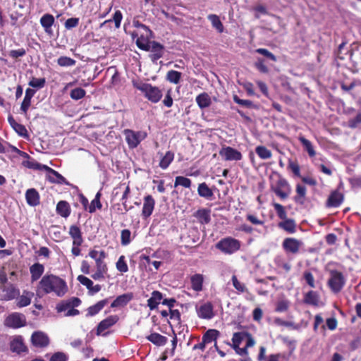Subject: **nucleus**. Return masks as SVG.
<instances>
[{
    "instance_id": "1",
    "label": "nucleus",
    "mask_w": 361,
    "mask_h": 361,
    "mask_svg": "<svg viewBox=\"0 0 361 361\" xmlns=\"http://www.w3.org/2000/svg\"><path fill=\"white\" fill-rule=\"evenodd\" d=\"M68 290V286L63 279L54 274H47L38 283L37 295L42 296L53 293L58 297H63Z\"/></svg>"
},
{
    "instance_id": "2",
    "label": "nucleus",
    "mask_w": 361,
    "mask_h": 361,
    "mask_svg": "<svg viewBox=\"0 0 361 361\" xmlns=\"http://www.w3.org/2000/svg\"><path fill=\"white\" fill-rule=\"evenodd\" d=\"M133 84L136 89L142 92L144 96L152 103L159 102L163 96L162 91L159 87L152 86L151 84L135 81H133Z\"/></svg>"
},
{
    "instance_id": "3",
    "label": "nucleus",
    "mask_w": 361,
    "mask_h": 361,
    "mask_svg": "<svg viewBox=\"0 0 361 361\" xmlns=\"http://www.w3.org/2000/svg\"><path fill=\"white\" fill-rule=\"evenodd\" d=\"M81 301L79 298L73 297L59 302L56 306V310L58 313L63 312L64 317H74L80 314L79 310L75 307H78Z\"/></svg>"
},
{
    "instance_id": "4",
    "label": "nucleus",
    "mask_w": 361,
    "mask_h": 361,
    "mask_svg": "<svg viewBox=\"0 0 361 361\" xmlns=\"http://www.w3.org/2000/svg\"><path fill=\"white\" fill-rule=\"evenodd\" d=\"M216 247L225 255H232L241 247V242L232 237H226L220 240Z\"/></svg>"
},
{
    "instance_id": "5",
    "label": "nucleus",
    "mask_w": 361,
    "mask_h": 361,
    "mask_svg": "<svg viewBox=\"0 0 361 361\" xmlns=\"http://www.w3.org/2000/svg\"><path fill=\"white\" fill-rule=\"evenodd\" d=\"M123 134L128 147L132 149L137 147L147 137V133L144 131H134L130 129L124 130Z\"/></svg>"
},
{
    "instance_id": "6",
    "label": "nucleus",
    "mask_w": 361,
    "mask_h": 361,
    "mask_svg": "<svg viewBox=\"0 0 361 361\" xmlns=\"http://www.w3.org/2000/svg\"><path fill=\"white\" fill-rule=\"evenodd\" d=\"M345 283V279L343 274L336 270L330 271V278L328 285L334 293H338L341 290Z\"/></svg>"
},
{
    "instance_id": "7",
    "label": "nucleus",
    "mask_w": 361,
    "mask_h": 361,
    "mask_svg": "<svg viewBox=\"0 0 361 361\" xmlns=\"http://www.w3.org/2000/svg\"><path fill=\"white\" fill-rule=\"evenodd\" d=\"M304 243L301 240L295 238H286L282 243L283 250L288 254H298L303 247Z\"/></svg>"
},
{
    "instance_id": "8",
    "label": "nucleus",
    "mask_w": 361,
    "mask_h": 361,
    "mask_svg": "<svg viewBox=\"0 0 361 361\" xmlns=\"http://www.w3.org/2000/svg\"><path fill=\"white\" fill-rule=\"evenodd\" d=\"M4 324L13 329H18L25 326L26 325L25 316L21 313L13 312L6 318Z\"/></svg>"
},
{
    "instance_id": "9",
    "label": "nucleus",
    "mask_w": 361,
    "mask_h": 361,
    "mask_svg": "<svg viewBox=\"0 0 361 361\" xmlns=\"http://www.w3.org/2000/svg\"><path fill=\"white\" fill-rule=\"evenodd\" d=\"M273 190L277 196L285 200L291 193V187L288 181L281 177L279 179L277 185L273 188Z\"/></svg>"
},
{
    "instance_id": "10",
    "label": "nucleus",
    "mask_w": 361,
    "mask_h": 361,
    "mask_svg": "<svg viewBox=\"0 0 361 361\" xmlns=\"http://www.w3.org/2000/svg\"><path fill=\"white\" fill-rule=\"evenodd\" d=\"M219 155L225 161H239L242 159V154L231 147H224L219 151Z\"/></svg>"
},
{
    "instance_id": "11",
    "label": "nucleus",
    "mask_w": 361,
    "mask_h": 361,
    "mask_svg": "<svg viewBox=\"0 0 361 361\" xmlns=\"http://www.w3.org/2000/svg\"><path fill=\"white\" fill-rule=\"evenodd\" d=\"M144 35H134L133 39H136L137 46L142 50L148 51L150 49L149 39L152 37V31H146Z\"/></svg>"
},
{
    "instance_id": "12",
    "label": "nucleus",
    "mask_w": 361,
    "mask_h": 361,
    "mask_svg": "<svg viewBox=\"0 0 361 361\" xmlns=\"http://www.w3.org/2000/svg\"><path fill=\"white\" fill-rule=\"evenodd\" d=\"M143 200L144 202L142 209V215L144 218H148L152 215L154 211L155 200L150 195H146Z\"/></svg>"
},
{
    "instance_id": "13",
    "label": "nucleus",
    "mask_w": 361,
    "mask_h": 361,
    "mask_svg": "<svg viewBox=\"0 0 361 361\" xmlns=\"http://www.w3.org/2000/svg\"><path fill=\"white\" fill-rule=\"evenodd\" d=\"M118 321L117 315H111L101 321L97 326V335H102L103 332L114 326Z\"/></svg>"
},
{
    "instance_id": "14",
    "label": "nucleus",
    "mask_w": 361,
    "mask_h": 361,
    "mask_svg": "<svg viewBox=\"0 0 361 361\" xmlns=\"http://www.w3.org/2000/svg\"><path fill=\"white\" fill-rule=\"evenodd\" d=\"M197 313L199 317L206 319L214 317L213 306L210 302H205L197 307Z\"/></svg>"
},
{
    "instance_id": "15",
    "label": "nucleus",
    "mask_w": 361,
    "mask_h": 361,
    "mask_svg": "<svg viewBox=\"0 0 361 361\" xmlns=\"http://www.w3.org/2000/svg\"><path fill=\"white\" fill-rule=\"evenodd\" d=\"M32 343L37 347H45L48 345L49 339L47 335L42 331H35L31 337Z\"/></svg>"
},
{
    "instance_id": "16",
    "label": "nucleus",
    "mask_w": 361,
    "mask_h": 361,
    "mask_svg": "<svg viewBox=\"0 0 361 361\" xmlns=\"http://www.w3.org/2000/svg\"><path fill=\"white\" fill-rule=\"evenodd\" d=\"M11 350L13 353H20L26 350V346L24 344L23 337L16 336L13 338L10 343Z\"/></svg>"
},
{
    "instance_id": "17",
    "label": "nucleus",
    "mask_w": 361,
    "mask_h": 361,
    "mask_svg": "<svg viewBox=\"0 0 361 361\" xmlns=\"http://www.w3.org/2000/svg\"><path fill=\"white\" fill-rule=\"evenodd\" d=\"M47 179L54 183L68 185L66 178L56 171L50 168L47 174Z\"/></svg>"
},
{
    "instance_id": "18",
    "label": "nucleus",
    "mask_w": 361,
    "mask_h": 361,
    "mask_svg": "<svg viewBox=\"0 0 361 361\" xmlns=\"http://www.w3.org/2000/svg\"><path fill=\"white\" fill-rule=\"evenodd\" d=\"M343 201V195L338 191H334L329 195L326 206L329 207H338Z\"/></svg>"
},
{
    "instance_id": "19",
    "label": "nucleus",
    "mask_w": 361,
    "mask_h": 361,
    "mask_svg": "<svg viewBox=\"0 0 361 361\" xmlns=\"http://www.w3.org/2000/svg\"><path fill=\"white\" fill-rule=\"evenodd\" d=\"M279 227L286 232L293 234L296 232L297 224L294 219L286 217L279 223Z\"/></svg>"
},
{
    "instance_id": "20",
    "label": "nucleus",
    "mask_w": 361,
    "mask_h": 361,
    "mask_svg": "<svg viewBox=\"0 0 361 361\" xmlns=\"http://www.w3.org/2000/svg\"><path fill=\"white\" fill-rule=\"evenodd\" d=\"M54 23V18L52 15L47 13L40 18V24L44 28L46 33L52 34L51 27Z\"/></svg>"
},
{
    "instance_id": "21",
    "label": "nucleus",
    "mask_w": 361,
    "mask_h": 361,
    "mask_svg": "<svg viewBox=\"0 0 361 361\" xmlns=\"http://www.w3.org/2000/svg\"><path fill=\"white\" fill-rule=\"evenodd\" d=\"M204 276L201 274H195L190 276L191 288L196 292H200L203 289Z\"/></svg>"
},
{
    "instance_id": "22",
    "label": "nucleus",
    "mask_w": 361,
    "mask_h": 361,
    "mask_svg": "<svg viewBox=\"0 0 361 361\" xmlns=\"http://www.w3.org/2000/svg\"><path fill=\"white\" fill-rule=\"evenodd\" d=\"M133 298L131 293H125L118 296L111 304V307H122L126 306Z\"/></svg>"
},
{
    "instance_id": "23",
    "label": "nucleus",
    "mask_w": 361,
    "mask_h": 361,
    "mask_svg": "<svg viewBox=\"0 0 361 361\" xmlns=\"http://www.w3.org/2000/svg\"><path fill=\"white\" fill-rule=\"evenodd\" d=\"M25 198L27 203L30 206H36L39 204V195L34 188L28 189L26 191Z\"/></svg>"
},
{
    "instance_id": "24",
    "label": "nucleus",
    "mask_w": 361,
    "mask_h": 361,
    "mask_svg": "<svg viewBox=\"0 0 361 361\" xmlns=\"http://www.w3.org/2000/svg\"><path fill=\"white\" fill-rule=\"evenodd\" d=\"M195 101L201 109H206L212 104V98L207 92L198 94L195 98Z\"/></svg>"
},
{
    "instance_id": "25",
    "label": "nucleus",
    "mask_w": 361,
    "mask_h": 361,
    "mask_svg": "<svg viewBox=\"0 0 361 361\" xmlns=\"http://www.w3.org/2000/svg\"><path fill=\"white\" fill-rule=\"evenodd\" d=\"M163 298L162 293L158 290L152 293L151 297L147 300V306L150 310H154L161 303Z\"/></svg>"
},
{
    "instance_id": "26",
    "label": "nucleus",
    "mask_w": 361,
    "mask_h": 361,
    "mask_svg": "<svg viewBox=\"0 0 361 361\" xmlns=\"http://www.w3.org/2000/svg\"><path fill=\"white\" fill-rule=\"evenodd\" d=\"M69 235L73 238V245H81L82 243V238L80 229L77 226H71L69 229Z\"/></svg>"
},
{
    "instance_id": "27",
    "label": "nucleus",
    "mask_w": 361,
    "mask_h": 361,
    "mask_svg": "<svg viewBox=\"0 0 361 361\" xmlns=\"http://www.w3.org/2000/svg\"><path fill=\"white\" fill-rule=\"evenodd\" d=\"M30 271L32 281H35L38 280L44 273V267L39 263H35L30 267Z\"/></svg>"
},
{
    "instance_id": "28",
    "label": "nucleus",
    "mask_w": 361,
    "mask_h": 361,
    "mask_svg": "<svg viewBox=\"0 0 361 361\" xmlns=\"http://www.w3.org/2000/svg\"><path fill=\"white\" fill-rule=\"evenodd\" d=\"M198 221L202 224H207L211 220L210 211L206 209L197 210L194 214Z\"/></svg>"
},
{
    "instance_id": "29",
    "label": "nucleus",
    "mask_w": 361,
    "mask_h": 361,
    "mask_svg": "<svg viewBox=\"0 0 361 361\" xmlns=\"http://www.w3.org/2000/svg\"><path fill=\"white\" fill-rule=\"evenodd\" d=\"M147 339L157 346L164 345L167 343V338L158 334L152 333L147 336Z\"/></svg>"
},
{
    "instance_id": "30",
    "label": "nucleus",
    "mask_w": 361,
    "mask_h": 361,
    "mask_svg": "<svg viewBox=\"0 0 361 361\" xmlns=\"http://www.w3.org/2000/svg\"><path fill=\"white\" fill-rule=\"evenodd\" d=\"M297 195L294 197L296 203L302 204L305 202L307 188L305 185L298 184L295 189Z\"/></svg>"
},
{
    "instance_id": "31",
    "label": "nucleus",
    "mask_w": 361,
    "mask_h": 361,
    "mask_svg": "<svg viewBox=\"0 0 361 361\" xmlns=\"http://www.w3.org/2000/svg\"><path fill=\"white\" fill-rule=\"evenodd\" d=\"M56 212L62 217H68L71 214L69 204L66 201H60L56 205Z\"/></svg>"
},
{
    "instance_id": "32",
    "label": "nucleus",
    "mask_w": 361,
    "mask_h": 361,
    "mask_svg": "<svg viewBox=\"0 0 361 361\" xmlns=\"http://www.w3.org/2000/svg\"><path fill=\"white\" fill-rule=\"evenodd\" d=\"M2 291L4 292L2 299L4 300H13L19 294V291L13 286L4 287Z\"/></svg>"
},
{
    "instance_id": "33",
    "label": "nucleus",
    "mask_w": 361,
    "mask_h": 361,
    "mask_svg": "<svg viewBox=\"0 0 361 361\" xmlns=\"http://www.w3.org/2000/svg\"><path fill=\"white\" fill-rule=\"evenodd\" d=\"M34 294L29 291H24L23 294L18 298L17 301V305L19 307H24L28 306Z\"/></svg>"
},
{
    "instance_id": "34",
    "label": "nucleus",
    "mask_w": 361,
    "mask_h": 361,
    "mask_svg": "<svg viewBox=\"0 0 361 361\" xmlns=\"http://www.w3.org/2000/svg\"><path fill=\"white\" fill-rule=\"evenodd\" d=\"M198 195L208 200H211L214 195L212 190L208 187L205 183L199 184L197 188Z\"/></svg>"
},
{
    "instance_id": "35",
    "label": "nucleus",
    "mask_w": 361,
    "mask_h": 361,
    "mask_svg": "<svg viewBox=\"0 0 361 361\" xmlns=\"http://www.w3.org/2000/svg\"><path fill=\"white\" fill-rule=\"evenodd\" d=\"M107 303L106 300H102L88 307L87 316L92 317L99 313Z\"/></svg>"
},
{
    "instance_id": "36",
    "label": "nucleus",
    "mask_w": 361,
    "mask_h": 361,
    "mask_svg": "<svg viewBox=\"0 0 361 361\" xmlns=\"http://www.w3.org/2000/svg\"><path fill=\"white\" fill-rule=\"evenodd\" d=\"M174 159V154L171 151L166 152L160 160L159 166L162 169H166Z\"/></svg>"
},
{
    "instance_id": "37",
    "label": "nucleus",
    "mask_w": 361,
    "mask_h": 361,
    "mask_svg": "<svg viewBox=\"0 0 361 361\" xmlns=\"http://www.w3.org/2000/svg\"><path fill=\"white\" fill-rule=\"evenodd\" d=\"M298 140L302 143L306 151L307 152L310 157H313L315 156L316 152L314 147L310 140L305 138L302 135L298 137Z\"/></svg>"
},
{
    "instance_id": "38",
    "label": "nucleus",
    "mask_w": 361,
    "mask_h": 361,
    "mask_svg": "<svg viewBox=\"0 0 361 361\" xmlns=\"http://www.w3.org/2000/svg\"><path fill=\"white\" fill-rule=\"evenodd\" d=\"M208 19L210 20L212 26L216 29L219 32L221 33L224 32V25L218 16L210 14L208 16Z\"/></svg>"
},
{
    "instance_id": "39",
    "label": "nucleus",
    "mask_w": 361,
    "mask_h": 361,
    "mask_svg": "<svg viewBox=\"0 0 361 361\" xmlns=\"http://www.w3.org/2000/svg\"><path fill=\"white\" fill-rule=\"evenodd\" d=\"M219 335V331L216 329H209L202 336V340L206 343H210L215 341Z\"/></svg>"
},
{
    "instance_id": "40",
    "label": "nucleus",
    "mask_w": 361,
    "mask_h": 361,
    "mask_svg": "<svg viewBox=\"0 0 361 361\" xmlns=\"http://www.w3.org/2000/svg\"><path fill=\"white\" fill-rule=\"evenodd\" d=\"M305 302L314 306L319 304V295L315 291H309L305 296Z\"/></svg>"
},
{
    "instance_id": "41",
    "label": "nucleus",
    "mask_w": 361,
    "mask_h": 361,
    "mask_svg": "<svg viewBox=\"0 0 361 361\" xmlns=\"http://www.w3.org/2000/svg\"><path fill=\"white\" fill-rule=\"evenodd\" d=\"M8 120L10 125L20 135L23 136L26 134V128L23 125L18 123L12 116H9Z\"/></svg>"
},
{
    "instance_id": "42",
    "label": "nucleus",
    "mask_w": 361,
    "mask_h": 361,
    "mask_svg": "<svg viewBox=\"0 0 361 361\" xmlns=\"http://www.w3.org/2000/svg\"><path fill=\"white\" fill-rule=\"evenodd\" d=\"M166 80L173 84L179 83L181 78V73L176 71H169L166 73Z\"/></svg>"
},
{
    "instance_id": "43",
    "label": "nucleus",
    "mask_w": 361,
    "mask_h": 361,
    "mask_svg": "<svg viewBox=\"0 0 361 361\" xmlns=\"http://www.w3.org/2000/svg\"><path fill=\"white\" fill-rule=\"evenodd\" d=\"M246 337H247V333L245 332H236L234 333L232 338L233 347L238 348L240 346L241 342L245 340Z\"/></svg>"
},
{
    "instance_id": "44",
    "label": "nucleus",
    "mask_w": 361,
    "mask_h": 361,
    "mask_svg": "<svg viewBox=\"0 0 361 361\" xmlns=\"http://www.w3.org/2000/svg\"><path fill=\"white\" fill-rule=\"evenodd\" d=\"M152 44V51L154 53L151 55V59L152 61H156L162 56L163 47L157 42H153Z\"/></svg>"
},
{
    "instance_id": "45",
    "label": "nucleus",
    "mask_w": 361,
    "mask_h": 361,
    "mask_svg": "<svg viewBox=\"0 0 361 361\" xmlns=\"http://www.w3.org/2000/svg\"><path fill=\"white\" fill-rule=\"evenodd\" d=\"M257 154L262 159H267L271 157V152L264 146H258L255 149Z\"/></svg>"
},
{
    "instance_id": "46",
    "label": "nucleus",
    "mask_w": 361,
    "mask_h": 361,
    "mask_svg": "<svg viewBox=\"0 0 361 361\" xmlns=\"http://www.w3.org/2000/svg\"><path fill=\"white\" fill-rule=\"evenodd\" d=\"M75 63L74 59L68 56H61L57 60L58 65L62 67L73 66Z\"/></svg>"
},
{
    "instance_id": "47",
    "label": "nucleus",
    "mask_w": 361,
    "mask_h": 361,
    "mask_svg": "<svg viewBox=\"0 0 361 361\" xmlns=\"http://www.w3.org/2000/svg\"><path fill=\"white\" fill-rule=\"evenodd\" d=\"M46 83L45 78H32V79L28 82L29 86L36 88V89H41L44 87Z\"/></svg>"
},
{
    "instance_id": "48",
    "label": "nucleus",
    "mask_w": 361,
    "mask_h": 361,
    "mask_svg": "<svg viewBox=\"0 0 361 361\" xmlns=\"http://www.w3.org/2000/svg\"><path fill=\"white\" fill-rule=\"evenodd\" d=\"M181 185L185 188H189L191 185L190 179L184 176H177L175 179L174 186Z\"/></svg>"
},
{
    "instance_id": "49",
    "label": "nucleus",
    "mask_w": 361,
    "mask_h": 361,
    "mask_svg": "<svg viewBox=\"0 0 361 361\" xmlns=\"http://www.w3.org/2000/svg\"><path fill=\"white\" fill-rule=\"evenodd\" d=\"M116 269L121 273H126L128 271V267L125 261V257L121 255L116 262Z\"/></svg>"
},
{
    "instance_id": "50",
    "label": "nucleus",
    "mask_w": 361,
    "mask_h": 361,
    "mask_svg": "<svg viewBox=\"0 0 361 361\" xmlns=\"http://www.w3.org/2000/svg\"><path fill=\"white\" fill-rule=\"evenodd\" d=\"M85 93L86 92L83 89L78 87L71 90L70 96L73 99L78 100L83 98Z\"/></svg>"
},
{
    "instance_id": "51",
    "label": "nucleus",
    "mask_w": 361,
    "mask_h": 361,
    "mask_svg": "<svg viewBox=\"0 0 361 361\" xmlns=\"http://www.w3.org/2000/svg\"><path fill=\"white\" fill-rule=\"evenodd\" d=\"M130 193V190L128 185H127L125 188V190L123 193L121 200H122V204L123 206L124 210L126 212H128L132 207H128L127 205V200L129 197Z\"/></svg>"
},
{
    "instance_id": "52",
    "label": "nucleus",
    "mask_w": 361,
    "mask_h": 361,
    "mask_svg": "<svg viewBox=\"0 0 361 361\" xmlns=\"http://www.w3.org/2000/svg\"><path fill=\"white\" fill-rule=\"evenodd\" d=\"M131 232L128 229H124L121 231V242L122 245H128L130 240Z\"/></svg>"
},
{
    "instance_id": "53",
    "label": "nucleus",
    "mask_w": 361,
    "mask_h": 361,
    "mask_svg": "<svg viewBox=\"0 0 361 361\" xmlns=\"http://www.w3.org/2000/svg\"><path fill=\"white\" fill-rule=\"evenodd\" d=\"M273 206L274 209L278 215V216L281 219H284L287 217V213L284 207L279 203H274Z\"/></svg>"
},
{
    "instance_id": "54",
    "label": "nucleus",
    "mask_w": 361,
    "mask_h": 361,
    "mask_svg": "<svg viewBox=\"0 0 361 361\" xmlns=\"http://www.w3.org/2000/svg\"><path fill=\"white\" fill-rule=\"evenodd\" d=\"M290 302L287 300H281L277 302L276 311L279 312H286L289 307Z\"/></svg>"
},
{
    "instance_id": "55",
    "label": "nucleus",
    "mask_w": 361,
    "mask_h": 361,
    "mask_svg": "<svg viewBox=\"0 0 361 361\" xmlns=\"http://www.w3.org/2000/svg\"><path fill=\"white\" fill-rule=\"evenodd\" d=\"M232 283H233V286H234V288L238 291V292H241V293H243L246 290V287L244 285V283L240 282L236 276L233 275L232 276Z\"/></svg>"
},
{
    "instance_id": "56",
    "label": "nucleus",
    "mask_w": 361,
    "mask_h": 361,
    "mask_svg": "<svg viewBox=\"0 0 361 361\" xmlns=\"http://www.w3.org/2000/svg\"><path fill=\"white\" fill-rule=\"evenodd\" d=\"M288 167L295 176L300 177V169L297 162L289 160Z\"/></svg>"
},
{
    "instance_id": "57",
    "label": "nucleus",
    "mask_w": 361,
    "mask_h": 361,
    "mask_svg": "<svg viewBox=\"0 0 361 361\" xmlns=\"http://www.w3.org/2000/svg\"><path fill=\"white\" fill-rule=\"evenodd\" d=\"M78 24H79V18H68V20H66L64 25L67 30H70V29L77 27L78 25Z\"/></svg>"
},
{
    "instance_id": "58",
    "label": "nucleus",
    "mask_w": 361,
    "mask_h": 361,
    "mask_svg": "<svg viewBox=\"0 0 361 361\" xmlns=\"http://www.w3.org/2000/svg\"><path fill=\"white\" fill-rule=\"evenodd\" d=\"M77 279L81 284L86 286L88 290L90 289V287L93 285V282L89 278L83 275L78 276Z\"/></svg>"
},
{
    "instance_id": "59",
    "label": "nucleus",
    "mask_w": 361,
    "mask_h": 361,
    "mask_svg": "<svg viewBox=\"0 0 361 361\" xmlns=\"http://www.w3.org/2000/svg\"><path fill=\"white\" fill-rule=\"evenodd\" d=\"M256 52L262 55H264V56L270 59L273 61H276V57L271 52H270L269 50L266 49L259 48L256 49Z\"/></svg>"
},
{
    "instance_id": "60",
    "label": "nucleus",
    "mask_w": 361,
    "mask_h": 361,
    "mask_svg": "<svg viewBox=\"0 0 361 361\" xmlns=\"http://www.w3.org/2000/svg\"><path fill=\"white\" fill-rule=\"evenodd\" d=\"M67 355L62 352L54 353L50 358V361H67Z\"/></svg>"
},
{
    "instance_id": "61",
    "label": "nucleus",
    "mask_w": 361,
    "mask_h": 361,
    "mask_svg": "<svg viewBox=\"0 0 361 361\" xmlns=\"http://www.w3.org/2000/svg\"><path fill=\"white\" fill-rule=\"evenodd\" d=\"M304 279L311 288L315 287L314 279L312 273L310 271H305L304 273Z\"/></svg>"
},
{
    "instance_id": "62",
    "label": "nucleus",
    "mask_w": 361,
    "mask_h": 361,
    "mask_svg": "<svg viewBox=\"0 0 361 361\" xmlns=\"http://www.w3.org/2000/svg\"><path fill=\"white\" fill-rule=\"evenodd\" d=\"M89 256L97 261L98 259H104L105 257V254L103 251H97V250H91L89 252Z\"/></svg>"
},
{
    "instance_id": "63",
    "label": "nucleus",
    "mask_w": 361,
    "mask_h": 361,
    "mask_svg": "<svg viewBox=\"0 0 361 361\" xmlns=\"http://www.w3.org/2000/svg\"><path fill=\"white\" fill-rule=\"evenodd\" d=\"M170 319L173 320L176 323H179L180 321V314L178 310H169Z\"/></svg>"
},
{
    "instance_id": "64",
    "label": "nucleus",
    "mask_w": 361,
    "mask_h": 361,
    "mask_svg": "<svg viewBox=\"0 0 361 361\" xmlns=\"http://www.w3.org/2000/svg\"><path fill=\"white\" fill-rule=\"evenodd\" d=\"M255 67L262 73H266L269 71L268 68L264 64V61L259 59L255 63Z\"/></svg>"
}]
</instances>
